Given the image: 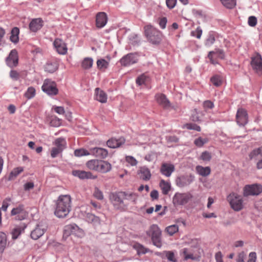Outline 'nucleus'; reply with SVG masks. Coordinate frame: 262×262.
I'll list each match as a JSON object with an SVG mask.
<instances>
[{"label": "nucleus", "instance_id": "5701e85b", "mask_svg": "<svg viewBox=\"0 0 262 262\" xmlns=\"http://www.w3.org/2000/svg\"><path fill=\"white\" fill-rule=\"evenodd\" d=\"M43 21L41 18L33 19L30 23V29L33 32H36L42 26Z\"/></svg>", "mask_w": 262, "mask_h": 262}, {"label": "nucleus", "instance_id": "4c0bfd02", "mask_svg": "<svg viewBox=\"0 0 262 262\" xmlns=\"http://www.w3.org/2000/svg\"><path fill=\"white\" fill-rule=\"evenodd\" d=\"M19 33V29L17 27L13 28L11 30L10 39L14 43H16L18 41V34Z\"/></svg>", "mask_w": 262, "mask_h": 262}, {"label": "nucleus", "instance_id": "0e129e2a", "mask_svg": "<svg viewBox=\"0 0 262 262\" xmlns=\"http://www.w3.org/2000/svg\"><path fill=\"white\" fill-rule=\"evenodd\" d=\"M257 18L256 17L251 16L248 18V23L251 27H255L257 24Z\"/></svg>", "mask_w": 262, "mask_h": 262}, {"label": "nucleus", "instance_id": "a18cd8bd", "mask_svg": "<svg viewBox=\"0 0 262 262\" xmlns=\"http://www.w3.org/2000/svg\"><path fill=\"white\" fill-rule=\"evenodd\" d=\"M179 227L177 225H172L167 227L165 231L170 236L178 232Z\"/></svg>", "mask_w": 262, "mask_h": 262}, {"label": "nucleus", "instance_id": "c03bdc74", "mask_svg": "<svg viewBox=\"0 0 262 262\" xmlns=\"http://www.w3.org/2000/svg\"><path fill=\"white\" fill-rule=\"evenodd\" d=\"M97 66L100 70L105 71L108 67V62L104 59H99L97 61Z\"/></svg>", "mask_w": 262, "mask_h": 262}, {"label": "nucleus", "instance_id": "6ab92c4d", "mask_svg": "<svg viewBox=\"0 0 262 262\" xmlns=\"http://www.w3.org/2000/svg\"><path fill=\"white\" fill-rule=\"evenodd\" d=\"M155 99L157 103L164 108H168L170 107V102L165 95L157 94L155 95Z\"/></svg>", "mask_w": 262, "mask_h": 262}, {"label": "nucleus", "instance_id": "13d9d810", "mask_svg": "<svg viewBox=\"0 0 262 262\" xmlns=\"http://www.w3.org/2000/svg\"><path fill=\"white\" fill-rule=\"evenodd\" d=\"M202 34V30L200 27H198L195 30L191 31V35L196 37L197 38H200Z\"/></svg>", "mask_w": 262, "mask_h": 262}, {"label": "nucleus", "instance_id": "c756f323", "mask_svg": "<svg viewBox=\"0 0 262 262\" xmlns=\"http://www.w3.org/2000/svg\"><path fill=\"white\" fill-rule=\"evenodd\" d=\"M26 226L24 225H19L16 226L12 231L11 234L12 238L16 239L21 232L24 231Z\"/></svg>", "mask_w": 262, "mask_h": 262}, {"label": "nucleus", "instance_id": "f704fd0d", "mask_svg": "<svg viewBox=\"0 0 262 262\" xmlns=\"http://www.w3.org/2000/svg\"><path fill=\"white\" fill-rule=\"evenodd\" d=\"M48 120L52 126L58 127L61 124V120L56 116H51L48 118Z\"/></svg>", "mask_w": 262, "mask_h": 262}, {"label": "nucleus", "instance_id": "8fccbe9b", "mask_svg": "<svg viewBox=\"0 0 262 262\" xmlns=\"http://www.w3.org/2000/svg\"><path fill=\"white\" fill-rule=\"evenodd\" d=\"M74 155L76 157H81L83 156H88L91 155L90 151L84 149V148H80L76 149L74 151Z\"/></svg>", "mask_w": 262, "mask_h": 262}, {"label": "nucleus", "instance_id": "423d86ee", "mask_svg": "<svg viewBox=\"0 0 262 262\" xmlns=\"http://www.w3.org/2000/svg\"><path fill=\"white\" fill-rule=\"evenodd\" d=\"M250 65L252 70L259 76L262 75V58L258 53H255L251 57Z\"/></svg>", "mask_w": 262, "mask_h": 262}, {"label": "nucleus", "instance_id": "dca6fc26", "mask_svg": "<svg viewBox=\"0 0 262 262\" xmlns=\"http://www.w3.org/2000/svg\"><path fill=\"white\" fill-rule=\"evenodd\" d=\"M208 57L212 64H216L218 63L217 58H224V54L222 50H216L215 51L209 52Z\"/></svg>", "mask_w": 262, "mask_h": 262}, {"label": "nucleus", "instance_id": "20e7f679", "mask_svg": "<svg viewBox=\"0 0 262 262\" xmlns=\"http://www.w3.org/2000/svg\"><path fill=\"white\" fill-rule=\"evenodd\" d=\"M227 200L230 204L231 208L234 211H238L243 208V200L242 197L236 193L229 194Z\"/></svg>", "mask_w": 262, "mask_h": 262}, {"label": "nucleus", "instance_id": "603ef678", "mask_svg": "<svg viewBox=\"0 0 262 262\" xmlns=\"http://www.w3.org/2000/svg\"><path fill=\"white\" fill-rule=\"evenodd\" d=\"M199 159L203 161H209L211 159V154L207 151H205L201 154Z\"/></svg>", "mask_w": 262, "mask_h": 262}, {"label": "nucleus", "instance_id": "09e8293b", "mask_svg": "<svg viewBox=\"0 0 262 262\" xmlns=\"http://www.w3.org/2000/svg\"><path fill=\"white\" fill-rule=\"evenodd\" d=\"M208 142L207 138H203L202 137H199L194 141V144L199 147H202L205 144Z\"/></svg>", "mask_w": 262, "mask_h": 262}, {"label": "nucleus", "instance_id": "79ce46f5", "mask_svg": "<svg viewBox=\"0 0 262 262\" xmlns=\"http://www.w3.org/2000/svg\"><path fill=\"white\" fill-rule=\"evenodd\" d=\"M163 254H164L170 262H177V258L173 252L171 251H165L163 252Z\"/></svg>", "mask_w": 262, "mask_h": 262}, {"label": "nucleus", "instance_id": "864d4df0", "mask_svg": "<svg viewBox=\"0 0 262 262\" xmlns=\"http://www.w3.org/2000/svg\"><path fill=\"white\" fill-rule=\"evenodd\" d=\"M23 171H24V168L22 167H18L16 168H15L11 172L10 176L11 178L16 177Z\"/></svg>", "mask_w": 262, "mask_h": 262}, {"label": "nucleus", "instance_id": "a211bd4d", "mask_svg": "<svg viewBox=\"0 0 262 262\" xmlns=\"http://www.w3.org/2000/svg\"><path fill=\"white\" fill-rule=\"evenodd\" d=\"M262 192V186L254 184L247 185V195H257Z\"/></svg>", "mask_w": 262, "mask_h": 262}, {"label": "nucleus", "instance_id": "6e6552de", "mask_svg": "<svg viewBox=\"0 0 262 262\" xmlns=\"http://www.w3.org/2000/svg\"><path fill=\"white\" fill-rule=\"evenodd\" d=\"M138 61V55L137 54L129 53L121 58L120 63L122 66L127 67L137 63Z\"/></svg>", "mask_w": 262, "mask_h": 262}, {"label": "nucleus", "instance_id": "ddd939ff", "mask_svg": "<svg viewBox=\"0 0 262 262\" xmlns=\"http://www.w3.org/2000/svg\"><path fill=\"white\" fill-rule=\"evenodd\" d=\"M107 22V14L103 12H98L96 16V26L98 28L104 27Z\"/></svg>", "mask_w": 262, "mask_h": 262}, {"label": "nucleus", "instance_id": "ea45409f", "mask_svg": "<svg viewBox=\"0 0 262 262\" xmlns=\"http://www.w3.org/2000/svg\"><path fill=\"white\" fill-rule=\"evenodd\" d=\"M210 81L214 86L217 87L221 86L222 84L223 78L220 75H215L211 78Z\"/></svg>", "mask_w": 262, "mask_h": 262}, {"label": "nucleus", "instance_id": "f3484780", "mask_svg": "<svg viewBox=\"0 0 262 262\" xmlns=\"http://www.w3.org/2000/svg\"><path fill=\"white\" fill-rule=\"evenodd\" d=\"M175 167L173 164L168 163H163L160 168L161 173L167 177H169L174 171Z\"/></svg>", "mask_w": 262, "mask_h": 262}, {"label": "nucleus", "instance_id": "5fc2aeb1", "mask_svg": "<svg viewBox=\"0 0 262 262\" xmlns=\"http://www.w3.org/2000/svg\"><path fill=\"white\" fill-rule=\"evenodd\" d=\"M125 161L132 166H136L138 164L137 160L133 156H126Z\"/></svg>", "mask_w": 262, "mask_h": 262}, {"label": "nucleus", "instance_id": "72a5a7b5", "mask_svg": "<svg viewBox=\"0 0 262 262\" xmlns=\"http://www.w3.org/2000/svg\"><path fill=\"white\" fill-rule=\"evenodd\" d=\"M7 245V236L5 233L0 232V253H2Z\"/></svg>", "mask_w": 262, "mask_h": 262}, {"label": "nucleus", "instance_id": "de8ad7c7", "mask_svg": "<svg viewBox=\"0 0 262 262\" xmlns=\"http://www.w3.org/2000/svg\"><path fill=\"white\" fill-rule=\"evenodd\" d=\"M86 220L88 222L94 224L100 223V219L98 216H95L92 213H88L86 215Z\"/></svg>", "mask_w": 262, "mask_h": 262}, {"label": "nucleus", "instance_id": "a878e982", "mask_svg": "<svg viewBox=\"0 0 262 262\" xmlns=\"http://www.w3.org/2000/svg\"><path fill=\"white\" fill-rule=\"evenodd\" d=\"M195 170L197 173L204 177L208 176L211 173V168L209 166L198 165L195 167Z\"/></svg>", "mask_w": 262, "mask_h": 262}, {"label": "nucleus", "instance_id": "49530a36", "mask_svg": "<svg viewBox=\"0 0 262 262\" xmlns=\"http://www.w3.org/2000/svg\"><path fill=\"white\" fill-rule=\"evenodd\" d=\"M35 89L32 86H30L28 88L27 91L24 94V96L27 99H30L33 98L35 96Z\"/></svg>", "mask_w": 262, "mask_h": 262}, {"label": "nucleus", "instance_id": "774afa93", "mask_svg": "<svg viewBox=\"0 0 262 262\" xmlns=\"http://www.w3.org/2000/svg\"><path fill=\"white\" fill-rule=\"evenodd\" d=\"M203 107L205 110L211 109L214 107V104L211 101L206 100L203 103Z\"/></svg>", "mask_w": 262, "mask_h": 262}, {"label": "nucleus", "instance_id": "69168bd1", "mask_svg": "<svg viewBox=\"0 0 262 262\" xmlns=\"http://www.w3.org/2000/svg\"><path fill=\"white\" fill-rule=\"evenodd\" d=\"M177 0H166L167 7L170 9H173L176 5Z\"/></svg>", "mask_w": 262, "mask_h": 262}, {"label": "nucleus", "instance_id": "58836bf2", "mask_svg": "<svg viewBox=\"0 0 262 262\" xmlns=\"http://www.w3.org/2000/svg\"><path fill=\"white\" fill-rule=\"evenodd\" d=\"M160 186L162 190V193L165 195L167 194L170 189V184L162 180L160 183Z\"/></svg>", "mask_w": 262, "mask_h": 262}, {"label": "nucleus", "instance_id": "9b49d317", "mask_svg": "<svg viewBox=\"0 0 262 262\" xmlns=\"http://www.w3.org/2000/svg\"><path fill=\"white\" fill-rule=\"evenodd\" d=\"M53 45L56 51L59 54L65 55L68 51L66 43L60 38H56L53 42Z\"/></svg>", "mask_w": 262, "mask_h": 262}, {"label": "nucleus", "instance_id": "338daca9", "mask_svg": "<svg viewBox=\"0 0 262 262\" xmlns=\"http://www.w3.org/2000/svg\"><path fill=\"white\" fill-rule=\"evenodd\" d=\"M258 155H262V146L253 150L249 155V157L252 159L254 156H257Z\"/></svg>", "mask_w": 262, "mask_h": 262}, {"label": "nucleus", "instance_id": "e2e57ef3", "mask_svg": "<svg viewBox=\"0 0 262 262\" xmlns=\"http://www.w3.org/2000/svg\"><path fill=\"white\" fill-rule=\"evenodd\" d=\"M10 77L13 80H17L20 77V74L15 70H11L10 72Z\"/></svg>", "mask_w": 262, "mask_h": 262}, {"label": "nucleus", "instance_id": "0eeeda50", "mask_svg": "<svg viewBox=\"0 0 262 262\" xmlns=\"http://www.w3.org/2000/svg\"><path fill=\"white\" fill-rule=\"evenodd\" d=\"M42 90L49 95H56L58 93L56 82L51 79H45L41 87Z\"/></svg>", "mask_w": 262, "mask_h": 262}, {"label": "nucleus", "instance_id": "f03ea898", "mask_svg": "<svg viewBox=\"0 0 262 262\" xmlns=\"http://www.w3.org/2000/svg\"><path fill=\"white\" fill-rule=\"evenodd\" d=\"M144 34L148 40L152 44H159L163 37L162 33L150 25H146L144 28Z\"/></svg>", "mask_w": 262, "mask_h": 262}, {"label": "nucleus", "instance_id": "f8f14e48", "mask_svg": "<svg viewBox=\"0 0 262 262\" xmlns=\"http://www.w3.org/2000/svg\"><path fill=\"white\" fill-rule=\"evenodd\" d=\"M11 214L12 215H16L15 219L18 220H23L27 216V213L24 209V206L22 205L13 208L11 211Z\"/></svg>", "mask_w": 262, "mask_h": 262}, {"label": "nucleus", "instance_id": "9d476101", "mask_svg": "<svg viewBox=\"0 0 262 262\" xmlns=\"http://www.w3.org/2000/svg\"><path fill=\"white\" fill-rule=\"evenodd\" d=\"M194 180V177L191 174L182 176L178 178L176 182L180 187H184L190 185Z\"/></svg>", "mask_w": 262, "mask_h": 262}, {"label": "nucleus", "instance_id": "393cba45", "mask_svg": "<svg viewBox=\"0 0 262 262\" xmlns=\"http://www.w3.org/2000/svg\"><path fill=\"white\" fill-rule=\"evenodd\" d=\"M96 99L101 103H106L107 99L106 94L99 88L95 89Z\"/></svg>", "mask_w": 262, "mask_h": 262}, {"label": "nucleus", "instance_id": "680f3d73", "mask_svg": "<svg viewBox=\"0 0 262 262\" xmlns=\"http://www.w3.org/2000/svg\"><path fill=\"white\" fill-rule=\"evenodd\" d=\"M62 152V150H61L60 149L57 148L56 147H54L52 148L51 150V156L52 157V158H54Z\"/></svg>", "mask_w": 262, "mask_h": 262}, {"label": "nucleus", "instance_id": "412c9836", "mask_svg": "<svg viewBox=\"0 0 262 262\" xmlns=\"http://www.w3.org/2000/svg\"><path fill=\"white\" fill-rule=\"evenodd\" d=\"M236 122L241 126H244L246 124V111L244 109H238L236 114Z\"/></svg>", "mask_w": 262, "mask_h": 262}, {"label": "nucleus", "instance_id": "c9c22d12", "mask_svg": "<svg viewBox=\"0 0 262 262\" xmlns=\"http://www.w3.org/2000/svg\"><path fill=\"white\" fill-rule=\"evenodd\" d=\"M181 253L184 257V260L191 259V260H196V257L192 253L190 252L188 249L184 248L181 250Z\"/></svg>", "mask_w": 262, "mask_h": 262}, {"label": "nucleus", "instance_id": "4be33fe9", "mask_svg": "<svg viewBox=\"0 0 262 262\" xmlns=\"http://www.w3.org/2000/svg\"><path fill=\"white\" fill-rule=\"evenodd\" d=\"M125 142V139L124 138H120L118 139L112 138L108 140L106 144L108 147L112 148L119 147L123 144Z\"/></svg>", "mask_w": 262, "mask_h": 262}, {"label": "nucleus", "instance_id": "052dcab7", "mask_svg": "<svg viewBox=\"0 0 262 262\" xmlns=\"http://www.w3.org/2000/svg\"><path fill=\"white\" fill-rule=\"evenodd\" d=\"M157 157V154L156 152L155 151H150V152L148 153L145 156V160L148 162L152 161L154 160V159Z\"/></svg>", "mask_w": 262, "mask_h": 262}, {"label": "nucleus", "instance_id": "aec40b11", "mask_svg": "<svg viewBox=\"0 0 262 262\" xmlns=\"http://www.w3.org/2000/svg\"><path fill=\"white\" fill-rule=\"evenodd\" d=\"M73 174L76 177H78L80 179H95L97 176H94L91 172L85 171L81 170H74L73 171Z\"/></svg>", "mask_w": 262, "mask_h": 262}, {"label": "nucleus", "instance_id": "7ed1b4c3", "mask_svg": "<svg viewBox=\"0 0 262 262\" xmlns=\"http://www.w3.org/2000/svg\"><path fill=\"white\" fill-rule=\"evenodd\" d=\"M147 234L151 236L153 244L158 248L162 246L161 231L157 225L153 224L150 226Z\"/></svg>", "mask_w": 262, "mask_h": 262}, {"label": "nucleus", "instance_id": "4468645a", "mask_svg": "<svg viewBox=\"0 0 262 262\" xmlns=\"http://www.w3.org/2000/svg\"><path fill=\"white\" fill-rule=\"evenodd\" d=\"M47 227L45 225L42 224L37 225L35 228L31 233V238L35 240L38 239L43 235Z\"/></svg>", "mask_w": 262, "mask_h": 262}, {"label": "nucleus", "instance_id": "bb28decb", "mask_svg": "<svg viewBox=\"0 0 262 262\" xmlns=\"http://www.w3.org/2000/svg\"><path fill=\"white\" fill-rule=\"evenodd\" d=\"M138 173L140 174V178L145 181L149 180L151 177V173L149 169L145 167H141L139 170Z\"/></svg>", "mask_w": 262, "mask_h": 262}, {"label": "nucleus", "instance_id": "6e6d98bb", "mask_svg": "<svg viewBox=\"0 0 262 262\" xmlns=\"http://www.w3.org/2000/svg\"><path fill=\"white\" fill-rule=\"evenodd\" d=\"M113 199L118 204H121L123 203V196L121 195V192L118 194H114L113 196Z\"/></svg>", "mask_w": 262, "mask_h": 262}, {"label": "nucleus", "instance_id": "1a4fd4ad", "mask_svg": "<svg viewBox=\"0 0 262 262\" xmlns=\"http://www.w3.org/2000/svg\"><path fill=\"white\" fill-rule=\"evenodd\" d=\"M18 61V57L17 51L15 49L11 50L9 56L6 59L7 65L12 68L17 66Z\"/></svg>", "mask_w": 262, "mask_h": 262}, {"label": "nucleus", "instance_id": "2f4dec72", "mask_svg": "<svg viewBox=\"0 0 262 262\" xmlns=\"http://www.w3.org/2000/svg\"><path fill=\"white\" fill-rule=\"evenodd\" d=\"M133 247L137 251L138 254H144L149 251L148 249L138 243H135Z\"/></svg>", "mask_w": 262, "mask_h": 262}, {"label": "nucleus", "instance_id": "4d7b16f0", "mask_svg": "<svg viewBox=\"0 0 262 262\" xmlns=\"http://www.w3.org/2000/svg\"><path fill=\"white\" fill-rule=\"evenodd\" d=\"M147 77L145 74H142L139 76L136 79V83L139 85H141L145 83Z\"/></svg>", "mask_w": 262, "mask_h": 262}, {"label": "nucleus", "instance_id": "f257e3e1", "mask_svg": "<svg viewBox=\"0 0 262 262\" xmlns=\"http://www.w3.org/2000/svg\"><path fill=\"white\" fill-rule=\"evenodd\" d=\"M71 198L69 195H60L56 202L55 215L59 218L66 217L71 211Z\"/></svg>", "mask_w": 262, "mask_h": 262}, {"label": "nucleus", "instance_id": "a19ab883", "mask_svg": "<svg viewBox=\"0 0 262 262\" xmlns=\"http://www.w3.org/2000/svg\"><path fill=\"white\" fill-rule=\"evenodd\" d=\"M215 41V33L213 32H210L208 34L207 38H206L205 45L207 47H209L213 45Z\"/></svg>", "mask_w": 262, "mask_h": 262}, {"label": "nucleus", "instance_id": "b1692460", "mask_svg": "<svg viewBox=\"0 0 262 262\" xmlns=\"http://www.w3.org/2000/svg\"><path fill=\"white\" fill-rule=\"evenodd\" d=\"M111 169L112 165L109 162L105 161L100 160L98 172L106 173L109 172Z\"/></svg>", "mask_w": 262, "mask_h": 262}, {"label": "nucleus", "instance_id": "e433bc0d", "mask_svg": "<svg viewBox=\"0 0 262 262\" xmlns=\"http://www.w3.org/2000/svg\"><path fill=\"white\" fill-rule=\"evenodd\" d=\"M93 64V60L92 58L86 57L81 62V67L83 69L87 70L92 68Z\"/></svg>", "mask_w": 262, "mask_h": 262}, {"label": "nucleus", "instance_id": "cd10ccee", "mask_svg": "<svg viewBox=\"0 0 262 262\" xmlns=\"http://www.w3.org/2000/svg\"><path fill=\"white\" fill-rule=\"evenodd\" d=\"M58 68V64L56 61H48L45 67V71L53 73Z\"/></svg>", "mask_w": 262, "mask_h": 262}, {"label": "nucleus", "instance_id": "bf43d9fd", "mask_svg": "<svg viewBox=\"0 0 262 262\" xmlns=\"http://www.w3.org/2000/svg\"><path fill=\"white\" fill-rule=\"evenodd\" d=\"M93 195L98 200H101L103 199V193L98 188H95Z\"/></svg>", "mask_w": 262, "mask_h": 262}, {"label": "nucleus", "instance_id": "3c124183", "mask_svg": "<svg viewBox=\"0 0 262 262\" xmlns=\"http://www.w3.org/2000/svg\"><path fill=\"white\" fill-rule=\"evenodd\" d=\"M183 128H186L188 129L195 130L198 132H200L201 130V128L200 126L192 123H186L184 124Z\"/></svg>", "mask_w": 262, "mask_h": 262}, {"label": "nucleus", "instance_id": "473e14b6", "mask_svg": "<svg viewBox=\"0 0 262 262\" xmlns=\"http://www.w3.org/2000/svg\"><path fill=\"white\" fill-rule=\"evenodd\" d=\"M121 195L123 196L124 200H127L134 203H135L138 198V195L135 193H128L125 192H121Z\"/></svg>", "mask_w": 262, "mask_h": 262}, {"label": "nucleus", "instance_id": "37998d69", "mask_svg": "<svg viewBox=\"0 0 262 262\" xmlns=\"http://www.w3.org/2000/svg\"><path fill=\"white\" fill-rule=\"evenodd\" d=\"M222 5L228 9H232L236 5V0H220Z\"/></svg>", "mask_w": 262, "mask_h": 262}, {"label": "nucleus", "instance_id": "39448f33", "mask_svg": "<svg viewBox=\"0 0 262 262\" xmlns=\"http://www.w3.org/2000/svg\"><path fill=\"white\" fill-rule=\"evenodd\" d=\"M193 195L189 192H177L173 197L172 202L175 206L184 205L191 201Z\"/></svg>", "mask_w": 262, "mask_h": 262}, {"label": "nucleus", "instance_id": "c85d7f7f", "mask_svg": "<svg viewBox=\"0 0 262 262\" xmlns=\"http://www.w3.org/2000/svg\"><path fill=\"white\" fill-rule=\"evenodd\" d=\"M100 160L97 159H93L88 161L86 163V167L90 170L98 171Z\"/></svg>", "mask_w": 262, "mask_h": 262}, {"label": "nucleus", "instance_id": "2eb2a0df", "mask_svg": "<svg viewBox=\"0 0 262 262\" xmlns=\"http://www.w3.org/2000/svg\"><path fill=\"white\" fill-rule=\"evenodd\" d=\"M90 154L96 157L105 159L108 156V151L104 148L94 147L90 149Z\"/></svg>", "mask_w": 262, "mask_h": 262}, {"label": "nucleus", "instance_id": "7c9ffc66", "mask_svg": "<svg viewBox=\"0 0 262 262\" xmlns=\"http://www.w3.org/2000/svg\"><path fill=\"white\" fill-rule=\"evenodd\" d=\"M53 145H55V147L58 148L63 151L66 147L67 142L65 139L63 138H58L54 141Z\"/></svg>", "mask_w": 262, "mask_h": 262}]
</instances>
